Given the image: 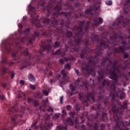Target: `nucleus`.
Masks as SVG:
<instances>
[{"label": "nucleus", "mask_w": 130, "mask_h": 130, "mask_svg": "<svg viewBox=\"0 0 130 130\" xmlns=\"http://www.w3.org/2000/svg\"><path fill=\"white\" fill-rule=\"evenodd\" d=\"M117 71V68H115L114 69V71L111 72V73L110 74L111 79H112V80H113L115 83L117 81V76L116 75V74H115V72H116Z\"/></svg>", "instance_id": "1"}, {"label": "nucleus", "mask_w": 130, "mask_h": 130, "mask_svg": "<svg viewBox=\"0 0 130 130\" xmlns=\"http://www.w3.org/2000/svg\"><path fill=\"white\" fill-rule=\"evenodd\" d=\"M61 74L62 75L63 80H64V81L61 82L62 84H66V83H68V82H69L68 79H67V74H68V72H66V71L63 70L61 71Z\"/></svg>", "instance_id": "2"}, {"label": "nucleus", "mask_w": 130, "mask_h": 130, "mask_svg": "<svg viewBox=\"0 0 130 130\" xmlns=\"http://www.w3.org/2000/svg\"><path fill=\"white\" fill-rule=\"evenodd\" d=\"M111 94H113V97H118V94L116 92L114 85H112L111 87Z\"/></svg>", "instance_id": "3"}, {"label": "nucleus", "mask_w": 130, "mask_h": 130, "mask_svg": "<svg viewBox=\"0 0 130 130\" xmlns=\"http://www.w3.org/2000/svg\"><path fill=\"white\" fill-rule=\"evenodd\" d=\"M99 8V5H94L92 8H91L90 10L87 9L85 11V14H89V13L90 11H92V10L97 11V10H98Z\"/></svg>", "instance_id": "4"}, {"label": "nucleus", "mask_w": 130, "mask_h": 130, "mask_svg": "<svg viewBox=\"0 0 130 130\" xmlns=\"http://www.w3.org/2000/svg\"><path fill=\"white\" fill-rule=\"evenodd\" d=\"M67 121V122L70 123V124H71V125H74V124H75V123H76V124H77V123H78V119H76L75 120V121L74 122L73 120H72V118H68Z\"/></svg>", "instance_id": "5"}, {"label": "nucleus", "mask_w": 130, "mask_h": 130, "mask_svg": "<svg viewBox=\"0 0 130 130\" xmlns=\"http://www.w3.org/2000/svg\"><path fill=\"white\" fill-rule=\"evenodd\" d=\"M46 124L48 126H46L43 127L41 125H40V128L42 130H48V127H49V126H52V123L51 122H50V123H46Z\"/></svg>", "instance_id": "6"}, {"label": "nucleus", "mask_w": 130, "mask_h": 130, "mask_svg": "<svg viewBox=\"0 0 130 130\" xmlns=\"http://www.w3.org/2000/svg\"><path fill=\"white\" fill-rule=\"evenodd\" d=\"M28 80L30 82H35V77L32 74H29L28 75Z\"/></svg>", "instance_id": "7"}, {"label": "nucleus", "mask_w": 130, "mask_h": 130, "mask_svg": "<svg viewBox=\"0 0 130 130\" xmlns=\"http://www.w3.org/2000/svg\"><path fill=\"white\" fill-rule=\"evenodd\" d=\"M99 22H96V20H94L95 25H101V24H102V23L103 22V19L100 17L99 18Z\"/></svg>", "instance_id": "8"}, {"label": "nucleus", "mask_w": 130, "mask_h": 130, "mask_svg": "<svg viewBox=\"0 0 130 130\" xmlns=\"http://www.w3.org/2000/svg\"><path fill=\"white\" fill-rule=\"evenodd\" d=\"M37 124V121H35L32 124V128H35L37 129L38 128V126L36 125Z\"/></svg>", "instance_id": "9"}, {"label": "nucleus", "mask_w": 130, "mask_h": 130, "mask_svg": "<svg viewBox=\"0 0 130 130\" xmlns=\"http://www.w3.org/2000/svg\"><path fill=\"white\" fill-rule=\"evenodd\" d=\"M48 112H50V113L48 114V116H49L50 115H51L52 114V112H53V109H52V108H49L48 110H47Z\"/></svg>", "instance_id": "10"}, {"label": "nucleus", "mask_w": 130, "mask_h": 130, "mask_svg": "<svg viewBox=\"0 0 130 130\" xmlns=\"http://www.w3.org/2000/svg\"><path fill=\"white\" fill-rule=\"evenodd\" d=\"M60 114L58 113H57L55 114V115L53 116V119H56V118H58L59 117Z\"/></svg>", "instance_id": "11"}, {"label": "nucleus", "mask_w": 130, "mask_h": 130, "mask_svg": "<svg viewBox=\"0 0 130 130\" xmlns=\"http://www.w3.org/2000/svg\"><path fill=\"white\" fill-rule=\"evenodd\" d=\"M35 97H36V98H41L42 97V94H41V93H40V92H38L35 95Z\"/></svg>", "instance_id": "12"}, {"label": "nucleus", "mask_w": 130, "mask_h": 130, "mask_svg": "<svg viewBox=\"0 0 130 130\" xmlns=\"http://www.w3.org/2000/svg\"><path fill=\"white\" fill-rule=\"evenodd\" d=\"M106 4L108 6H111L112 5V1H111V0L107 1H106Z\"/></svg>", "instance_id": "13"}, {"label": "nucleus", "mask_w": 130, "mask_h": 130, "mask_svg": "<svg viewBox=\"0 0 130 130\" xmlns=\"http://www.w3.org/2000/svg\"><path fill=\"white\" fill-rule=\"evenodd\" d=\"M43 93L45 95V96H48V91H47L46 89H44L43 90Z\"/></svg>", "instance_id": "14"}, {"label": "nucleus", "mask_w": 130, "mask_h": 130, "mask_svg": "<svg viewBox=\"0 0 130 130\" xmlns=\"http://www.w3.org/2000/svg\"><path fill=\"white\" fill-rule=\"evenodd\" d=\"M28 11H34V7L31 6L30 5H28Z\"/></svg>", "instance_id": "15"}, {"label": "nucleus", "mask_w": 130, "mask_h": 130, "mask_svg": "<svg viewBox=\"0 0 130 130\" xmlns=\"http://www.w3.org/2000/svg\"><path fill=\"white\" fill-rule=\"evenodd\" d=\"M123 19V17H120L119 18H117V21H118V24L121 23V20Z\"/></svg>", "instance_id": "16"}, {"label": "nucleus", "mask_w": 130, "mask_h": 130, "mask_svg": "<svg viewBox=\"0 0 130 130\" xmlns=\"http://www.w3.org/2000/svg\"><path fill=\"white\" fill-rule=\"evenodd\" d=\"M48 103V99H46V100L43 102L44 104L43 107H45V106H46V103Z\"/></svg>", "instance_id": "17"}, {"label": "nucleus", "mask_w": 130, "mask_h": 130, "mask_svg": "<svg viewBox=\"0 0 130 130\" xmlns=\"http://www.w3.org/2000/svg\"><path fill=\"white\" fill-rule=\"evenodd\" d=\"M70 89H71L73 92H74V91L76 90V87L73 86V85H70Z\"/></svg>", "instance_id": "18"}, {"label": "nucleus", "mask_w": 130, "mask_h": 130, "mask_svg": "<svg viewBox=\"0 0 130 130\" xmlns=\"http://www.w3.org/2000/svg\"><path fill=\"white\" fill-rule=\"evenodd\" d=\"M66 69H68L69 70H70V69H71V65L69 63L68 64H66L65 66H64Z\"/></svg>", "instance_id": "19"}, {"label": "nucleus", "mask_w": 130, "mask_h": 130, "mask_svg": "<svg viewBox=\"0 0 130 130\" xmlns=\"http://www.w3.org/2000/svg\"><path fill=\"white\" fill-rule=\"evenodd\" d=\"M29 32H30V28H26L24 30V34H28V33H29Z\"/></svg>", "instance_id": "20"}, {"label": "nucleus", "mask_w": 130, "mask_h": 130, "mask_svg": "<svg viewBox=\"0 0 130 130\" xmlns=\"http://www.w3.org/2000/svg\"><path fill=\"white\" fill-rule=\"evenodd\" d=\"M23 54H24V55H28V54H29V53H28V50L26 49L25 51L23 52Z\"/></svg>", "instance_id": "21"}, {"label": "nucleus", "mask_w": 130, "mask_h": 130, "mask_svg": "<svg viewBox=\"0 0 130 130\" xmlns=\"http://www.w3.org/2000/svg\"><path fill=\"white\" fill-rule=\"evenodd\" d=\"M62 101H63V96H61L60 98V103H61V104H62Z\"/></svg>", "instance_id": "22"}, {"label": "nucleus", "mask_w": 130, "mask_h": 130, "mask_svg": "<svg viewBox=\"0 0 130 130\" xmlns=\"http://www.w3.org/2000/svg\"><path fill=\"white\" fill-rule=\"evenodd\" d=\"M60 53H61V52H60V50H58L55 52V54H58V55H59Z\"/></svg>", "instance_id": "23"}, {"label": "nucleus", "mask_w": 130, "mask_h": 130, "mask_svg": "<svg viewBox=\"0 0 130 130\" xmlns=\"http://www.w3.org/2000/svg\"><path fill=\"white\" fill-rule=\"evenodd\" d=\"M54 46H55L56 47H58V46H59V43H58V42H56L55 43Z\"/></svg>", "instance_id": "24"}, {"label": "nucleus", "mask_w": 130, "mask_h": 130, "mask_svg": "<svg viewBox=\"0 0 130 130\" xmlns=\"http://www.w3.org/2000/svg\"><path fill=\"white\" fill-rule=\"evenodd\" d=\"M21 112H24V111H23V110H25V106H21Z\"/></svg>", "instance_id": "25"}, {"label": "nucleus", "mask_w": 130, "mask_h": 130, "mask_svg": "<svg viewBox=\"0 0 130 130\" xmlns=\"http://www.w3.org/2000/svg\"><path fill=\"white\" fill-rule=\"evenodd\" d=\"M74 71L75 73H76V74H77V76H80V75L79 74V71L77 70V69L75 68Z\"/></svg>", "instance_id": "26"}, {"label": "nucleus", "mask_w": 130, "mask_h": 130, "mask_svg": "<svg viewBox=\"0 0 130 130\" xmlns=\"http://www.w3.org/2000/svg\"><path fill=\"white\" fill-rule=\"evenodd\" d=\"M43 23H49V19L46 18L45 20H44Z\"/></svg>", "instance_id": "27"}, {"label": "nucleus", "mask_w": 130, "mask_h": 130, "mask_svg": "<svg viewBox=\"0 0 130 130\" xmlns=\"http://www.w3.org/2000/svg\"><path fill=\"white\" fill-rule=\"evenodd\" d=\"M30 88L32 89V90H35V85H30Z\"/></svg>", "instance_id": "28"}, {"label": "nucleus", "mask_w": 130, "mask_h": 130, "mask_svg": "<svg viewBox=\"0 0 130 130\" xmlns=\"http://www.w3.org/2000/svg\"><path fill=\"white\" fill-rule=\"evenodd\" d=\"M119 50H121V51H124V47H120Z\"/></svg>", "instance_id": "29"}, {"label": "nucleus", "mask_w": 130, "mask_h": 130, "mask_svg": "<svg viewBox=\"0 0 130 130\" xmlns=\"http://www.w3.org/2000/svg\"><path fill=\"white\" fill-rule=\"evenodd\" d=\"M32 101H33V100L31 99L28 98L27 100V102H28V103H31Z\"/></svg>", "instance_id": "30"}, {"label": "nucleus", "mask_w": 130, "mask_h": 130, "mask_svg": "<svg viewBox=\"0 0 130 130\" xmlns=\"http://www.w3.org/2000/svg\"><path fill=\"white\" fill-rule=\"evenodd\" d=\"M18 27L19 29H22V28H23V26H22V24L21 23L18 24Z\"/></svg>", "instance_id": "31"}, {"label": "nucleus", "mask_w": 130, "mask_h": 130, "mask_svg": "<svg viewBox=\"0 0 130 130\" xmlns=\"http://www.w3.org/2000/svg\"><path fill=\"white\" fill-rule=\"evenodd\" d=\"M34 103L35 104V106H37V105H38V102L37 101H35Z\"/></svg>", "instance_id": "32"}, {"label": "nucleus", "mask_w": 130, "mask_h": 130, "mask_svg": "<svg viewBox=\"0 0 130 130\" xmlns=\"http://www.w3.org/2000/svg\"><path fill=\"white\" fill-rule=\"evenodd\" d=\"M20 83L21 85H24V84H25V81H24L23 80H21Z\"/></svg>", "instance_id": "33"}, {"label": "nucleus", "mask_w": 130, "mask_h": 130, "mask_svg": "<svg viewBox=\"0 0 130 130\" xmlns=\"http://www.w3.org/2000/svg\"><path fill=\"white\" fill-rule=\"evenodd\" d=\"M0 98H1V99H2V100H4V99H5V95H2L0 96Z\"/></svg>", "instance_id": "34"}, {"label": "nucleus", "mask_w": 130, "mask_h": 130, "mask_svg": "<svg viewBox=\"0 0 130 130\" xmlns=\"http://www.w3.org/2000/svg\"><path fill=\"white\" fill-rule=\"evenodd\" d=\"M17 55V54L16 53H12V56L13 57H16V56Z\"/></svg>", "instance_id": "35"}, {"label": "nucleus", "mask_w": 130, "mask_h": 130, "mask_svg": "<svg viewBox=\"0 0 130 130\" xmlns=\"http://www.w3.org/2000/svg\"><path fill=\"white\" fill-rule=\"evenodd\" d=\"M122 107L123 108H126V103H124V105Z\"/></svg>", "instance_id": "36"}, {"label": "nucleus", "mask_w": 130, "mask_h": 130, "mask_svg": "<svg viewBox=\"0 0 130 130\" xmlns=\"http://www.w3.org/2000/svg\"><path fill=\"white\" fill-rule=\"evenodd\" d=\"M124 58H127V57H128V55L127 54H125L124 55Z\"/></svg>", "instance_id": "37"}, {"label": "nucleus", "mask_w": 130, "mask_h": 130, "mask_svg": "<svg viewBox=\"0 0 130 130\" xmlns=\"http://www.w3.org/2000/svg\"><path fill=\"white\" fill-rule=\"evenodd\" d=\"M66 107H67V109L68 110H70V109L71 108V106H70V105L67 106Z\"/></svg>", "instance_id": "38"}, {"label": "nucleus", "mask_w": 130, "mask_h": 130, "mask_svg": "<svg viewBox=\"0 0 130 130\" xmlns=\"http://www.w3.org/2000/svg\"><path fill=\"white\" fill-rule=\"evenodd\" d=\"M121 94H122V96L121 95L120 96V98L121 100H122V97L123 96H124V93H121Z\"/></svg>", "instance_id": "39"}, {"label": "nucleus", "mask_w": 130, "mask_h": 130, "mask_svg": "<svg viewBox=\"0 0 130 130\" xmlns=\"http://www.w3.org/2000/svg\"><path fill=\"white\" fill-rule=\"evenodd\" d=\"M14 77H15V74L12 73L11 74V79H14Z\"/></svg>", "instance_id": "40"}, {"label": "nucleus", "mask_w": 130, "mask_h": 130, "mask_svg": "<svg viewBox=\"0 0 130 130\" xmlns=\"http://www.w3.org/2000/svg\"><path fill=\"white\" fill-rule=\"evenodd\" d=\"M59 62H60V63H63V59H60L59 60Z\"/></svg>", "instance_id": "41"}, {"label": "nucleus", "mask_w": 130, "mask_h": 130, "mask_svg": "<svg viewBox=\"0 0 130 130\" xmlns=\"http://www.w3.org/2000/svg\"><path fill=\"white\" fill-rule=\"evenodd\" d=\"M80 81L79 80H77L75 82V85L77 86V84H78V83H79Z\"/></svg>", "instance_id": "42"}, {"label": "nucleus", "mask_w": 130, "mask_h": 130, "mask_svg": "<svg viewBox=\"0 0 130 130\" xmlns=\"http://www.w3.org/2000/svg\"><path fill=\"white\" fill-rule=\"evenodd\" d=\"M22 20H23V21H25V20H27V16L23 17Z\"/></svg>", "instance_id": "43"}, {"label": "nucleus", "mask_w": 130, "mask_h": 130, "mask_svg": "<svg viewBox=\"0 0 130 130\" xmlns=\"http://www.w3.org/2000/svg\"><path fill=\"white\" fill-rule=\"evenodd\" d=\"M3 73H6V68H3Z\"/></svg>", "instance_id": "44"}, {"label": "nucleus", "mask_w": 130, "mask_h": 130, "mask_svg": "<svg viewBox=\"0 0 130 130\" xmlns=\"http://www.w3.org/2000/svg\"><path fill=\"white\" fill-rule=\"evenodd\" d=\"M50 48H51V47H50V46H48L47 47V49H48V50H50Z\"/></svg>", "instance_id": "45"}, {"label": "nucleus", "mask_w": 130, "mask_h": 130, "mask_svg": "<svg viewBox=\"0 0 130 130\" xmlns=\"http://www.w3.org/2000/svg\"><path fill=\"white\" fill-rule=\"evenodd\" d=\"M117 125H118V127L119 128H120V129H121V130H124L123 129H121V128H120V126H119V125L117 124Z\"/></svg>", "instance_id": "46"}, {"label": "nucleus", "mask_w": 130, "mask_h": 130, "mask_svg": "<svg viewBox=\"0 0 130 130\" xmlns=\"http://www.w3.org/2000/svg\"><path fill=\"white\" fill-rule=\"evenodd\" d=\"M101 45H102V46H103V45H105V43H101Z\"/></svg>", "instance_id": "47"}, {"label": "nucleus", "mask_w": 130, "mask_h": 130, "mask_svg": "<svg viewBox=\"0 0 130 130\" xmlns=\"http://www.w3.org/2000/svg\"><path fill=\"white\" fill-rule=\"evenodd\" d=\"M101 126L102 127H104L105 126V125L104 124H102Z\"/></svg>", "instance_id": "48"}, {"label": "nucleus", "mask_w": 130, "mask_h": 130, "mask_svg": "<svg viewBox=\"0 0 130 130\" xmlns=\"http://www.w3.org/2000/svg\"><path fill=\"white\" fill-rule=\"evenodd\" d=\"M122 45H124V44H125V42H123L122 43Z\"/></svg>", "instance_id": "49"}, {"label": "nucleus", "mask_w": 130, "mask_h": 130, "mask_svg": "<svg viewBox=\"0 0 130 130\" xmlns=\"http://www.w3.org/2000/svg\"><path fill=\"white\" fill-rule=\"evenodd\" d=\"M62 112L63 113V114H64V113L66 112V111L64 110H63L62 111Z\"/></svg>", "instance_id": "50"}, {"label": "nucleus", "mask_w": 130, "mask_h": 130, "mask_svg": "<svg viewBox=\"0 0 130 130\" xmlns=\"http://www.w3.org/2000/svg\"><path fill=\"white\" fill-rule=\"evenodd\" d=\"M32 40H29V43H32Z\"/></svg>", "instance_id": "51"}, {"label": "nucleus", "mask_w": 130, "mask_h": 130, "mask_svg": "<svg viewBox=\"0 0 130 130\" xmlns=\"http://www.w3.org/2000/svg\"><path fill=\"white\" fill-rule=\"evenodd\" d=\"M40 109H41V110H43V108H42V107H40Z\"/></svg>", "instance_id": "52"}, {"label": "nucleus", "mask_w": 130, "mask_h": 130, "mask_svg": "<svg viewBox=\"0 0 130 130\" xmlns=\"http://www.w3.org/2000/svg\"><path fill=\"white\" fill-rule=\"evenodd\" d=\"M69 33H70V35H69V36H72V32H70Z\"/></svg>", "instance_id": "53"}, {"label": "nucleus", "mask_w": 130, "mask_h": 130, "mask_svg": "<svg viewBox=\"0 0 130 130\" xmlns=\"http://www.w3.org/2000/svg\"><path fill=\"white\" fill-rule=\"evenodd\" d=\"M58 78H60V75H58Z\"/></svg>", "instance_id": "54"}, {"label": "nucleus", "mask_w": 130, "mask_h": 130, "mask_svg": "<svg viewBox=\"0 0 130 130\" xmlns=\"http://www.w3.org/2000/svg\"><path fill=\"white\" fill-rule=\"evenodd\" d=\"M6 50H7V51H10V50H9V49H6Z\"/></svg>", "instance_id": "55"}, {"label": "nucleus", "mask_w": 130, "mask_h": 130, "mask_svg": "<svg viewBox=\"0 0 130 130\" xmlns=\"http://www.w3.org/2000/svg\"><path fill=\"white\" fill-rule=\"evenodd\" d=\"M121 125H124L123 122L121 123Z\"/></svg>", "instance_id": "56"}, {"label": "nucleus", "mask_w": 130, "mask_h": 130, "mask_svg": "<svg viewBox=\"0 0 130 130\" xmlns=\"http://www.w3.org/2000/svg\"><path fill=\"white\" fill-rule=\"evenodd\" d=\"M70 95H73V93H70Z\"/></svg>", "instance_id": "57"}, {"label": "nucleus", "mask_w": 130, "mask_h": 130, "mask_svg": "<svg viewBox=\"0 0 130 130\" xmlns=\"http://www.w3.org/2000/svg\"><path fill=\"white\" fill-rule=\"evenodd\" d=\"M55 9H58V7H56L55 8Z\"/></svg>", "instance_id": "58"}, {"label": "nucleus", "mask_w": 130, "mask_h": 130, "mask_svg": "<svg viewBox=\"0 0 130 130\" xmlns=\"http://www.w3.org/2000/svg\"><path fill=\"white\" fill-rule=\"evenodd\" d=\"M31 19H33V17L32 16H31Z\"/></svg>", "instance_id": "59"}, {"label": "nucleus", "mask_w": 130, "mask_h": 130, "mask_svg": "<svg viewBox=\"0 0 130 130\" xmlns=\"http://www.w3.org/2000/svg\"><path fill=\"white\" fill-rule=\"evenodd\" d=\"M3 62H6V61H3Z\"/></svg>", "instance_id": "60"}, {"label": "nucleus", "mask_w": 130, "mask_h": 130, "mask_svg": "<svg viewBox=\"0 0 130 130\" xmlns=\"http://www.w3.org/2000/svg\"><path fill=\"white\" fill-rule=\"evenodd\" d=\"M32 22L34 23V20H32Z\"/></svg>", "instance_id": "61"}, {"label": "nucleus", "mask_w": 130, "mask_h": 130, "mask_svg": "<svg viewBox=\"0 0 130 130\" xmlns=\"http://www.w3.org/2000/svg\"><path fill=\"white\" fill-rule=\"evenodd\" d=\"M18 98H21V96H19Z\"/></svg>", "instance_id": "62"}, {"label": "nucleus", "mask_w": 130, "mask_h": 130, "mask_svg": "<svg viewBox=\"0 0 130 130\" xmlns=\"http://www.w3.org/2000/svg\"><path fill=\"white\" fill-rule=\"evenodd\" d=\"M84 125H82V127H83Z\"/></svg>", "instance_id": "63"}, {"label": "nucleus", "mask_w": 130, "mask_h": 130, "mask_svg": "<svg viewBox=\"0 0 130 130\" xmlns=\"http://www.w3.org/2000/svg\"><path fill=\"white\" fill-rule=\"evenodd\" d=\"M101 130H103V129H101Z\"/></svg>", "instance_id": "64"}]
</instances>
